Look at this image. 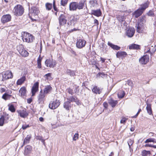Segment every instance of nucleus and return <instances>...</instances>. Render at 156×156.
<instances>
[{
  "label": "nucleus",
  "mask_w": 156,
  "mask_h": 156,
  "mask_svg": "<svg viewBox=\"0 0 156 156\" xmlns=\"http://www.w3.org/2000/svg\"><path fill=\"white\" fill-rule=\"evenodd\" d=\"M40 12V11L38 8L34 7H32L30 10V12L29 14L30 18L32 20H36L34 19L32 17L34 16L35 18H36Z\"/></svg>",
  "instance_id": "4"
},
{
  "label": "nucleus",
  "mask_w": 156,
  "mask_h": 156,
  "mask_svg": "<svg viewBox=\"0 0 156 156\" xmlns=\"http://www.w3.org/2000/svg\"><path fill=\"white\" fill-rule=\"evenodd\" d=\"M66 19V17L64 14H60L58 19L60 26H63L67 22Z\"/></svg>",
  "instance_id": "9"
},
{
  "label": "nucleus",
  "mask_w": 156,
  "mask_h": 156,
  "mask_svg": "<svg viewBox=\"0 0 156 156\" xmlns=\"http://www.w3.org/2000/svg\"><path fill=\"white\" fill-rule=\"evenodd\" d=\"M135 32V29L133 27H130L126 31V35L129 37H132Z\"/></svg>",
  "instance_id": "14"
},
{
  "label": "nucleus",
  "mask_w": 156,
  "mask_h": 156,
  "mask_svg": "<svg viewBox=\"0 0 156 156\" xmlns=\"http://www.w3.org/2000/svg\"><path fill=\"white\" fill-rule=\"evenodd\" d=\"M30 126L29 125L24 124L23 125L22 127V128L23 129H26L27 128L29 127Z\"/></svg>",
  "instance_id": "52"
},
{
  "label": "nucleus",
  "mask_w": 156,
  "mask_h": 156,
  "mask_svg": "<svg viewBox=\"0 0 156 156\" xmlns=\"http://www.w3.org/2000/svg\"><path fill=\"white\" fill-rule=\"evenodd\" d=\"M20 55L23 57H26L28 56L29 53L25 50L23 49L19 53Z\"/></svg>",
  "instance_id": "34"
},
{
  "label": "nucleus",
  "mask_w": 156,
  "mask_h": 156,
  "mask_svg": "<svg viewBox=\"0 0 156 156\" xmlns=\"http://www.w3.org/2000/svg\"><path fill=\"white\" fill-rule=\"evenodd\" d=\"M90 3L91 7H94L95 4H97V1L96 0H91L90 1Z\"/></svg>",
  "instance_id": "44"
},
{
  "label": "nucleus",
  "mask_w": 156,
  "mask_h": 156,
  "mask_svg": "<svg viewBox=\"0 0 156 156\" xmlns=\"http://www.w3.org/2000/svg\"><path fill=\"white\" fill-rule=\"evenodd\" d=\"M16 112L18 113L19 115L23 118H26L28 115V113L26 111L25 109L17 110Z\"/></svg>",
  "instance_id": "16"
},
{
  "label": "nucleus",
  "mask_w": 156,
  "mask_h": 156,
  "mask_svg": "<svg viewBox=\"0 0 156 156\" xmlns=\"http://www.w3.org/2000/svg\"><path fill=\"white\" fill-rule=\"evenodd\" d=\"M146 109L147 110V113L149 115H153L152 111L151 108V104L148 103L147 104Z\"/></svg>",
  "instance_id": "27"
},
{
  "label": "nucleus",
  "mask_w": 156,
  "mask_h": 156,
  "mask_svg": "<svg viewBox=\"0 0 156 156\" xmlns=\"http://www.w3.org/2000/svg\"><path fill=\"white\" fill-rule=\"evenodd\" d=\"M85 1L81 0L79 2H72L69 5V10L70 11H76L77 9L79 10L83 9L84 7Z\"/></svg>",
  "instance_id": "2"
},
{
  "label": "nucleus",
  "mask_w": 156,
  "mask_h": 156,
  "mask_svg": "<svg viewBox=\"0 0 156 156\" xmlns=\"http://www.w3.org/2000/svg\"><path fill=\"white\" fill-rule=\"evenodd\" d=\"M129 49H140V46L135 44H132L129 46Z\"/></svg>",
  "instance_id": "31"
},
{
  "label": "nucleus",
  "mask_w": 156,
  "mask_h": 156,
  "mask_svg": "<svg viewBox=\"0 0 156 156\" xmlns=\"http://www.w3.org/2000/svg\"><path fill=\"white\" fill-rule=\"evenodd\" d=\"M134 141L133 140L131 139H130L127 142L129 146V148L130 149L131 147V146H132L133 144Z\"/></svg>",
  "instance_id": "47"
},
{
  "label": "nucleus",
  "mask_w": 156,
  "mask_h": 156,
  "mask_svg": "<svg viewBox=\"0 0 156 156\" xmlns=\"http://www.w3.org/2000/svg\"><path fill=\"white\" fill-rule=\"evenodd\" d=\"M24 49L23 46L22 44H19L17 47V50L19 51V53L21 51Z\"/></svg>",
  "instance_id": "40"
},
{
  "label": "nucleus",
  "mask_w": 156,
  "mask_h": 156,
  "mask_svg": "<svg viewBox=\"0 0 156 156\" xmlns=\"http://www.w3.org/2000/svg\"><path fill=\"white\" fill-rule=\"evenodd\" d=\"M125 93L124 91H121L118 94V96L119 98H122L124 97L125 95Z\"/></svg>",
  "instance_id": "39"
},
{
  "label": "nucleus",
  "mask_w": 156,
  "mask_h": 156,
  "mask_svg": "<svg viewBox=\"0 0 156 156\" xmlns=\"http://www.w3.org/2000/svg\"><path fill=\"white\" fill-rule=\"evenodd\" d=\"M19 91L20 93V95L22 97L24 98L26 96L27 91L26 88L24 87H21Z\"/></svg>",
  "instance_id": "20"
},
{
  "label": "nucleus",
  "mask_w": 156,
  "mask_h": 156,
  "mask_svg": "<svg viewBox=\"0 0 156 156\" xmlns=\"http://www.w3.org/2000/svg\"><path fill=\"white\" fill-rule=\"evenodd\" d=\"M79 135L78 133H76L73 137V140L74 141H76L79 138Z\"/></svg>",
  "instance_id": "48"
},
{
  "label": "nucleus",
  "mask_w": 156,
  "mask_h": 156,
  "mask_svg": "<svg viewBox=\"0 0 156 156\" xmlns=\"http://www.w3.org/2000/svg\"><path fill=\"white\" fill-rule=\"evenodd\" d=\"M26 77L25 76L22 77L21 78L18 80L16 84L18 85H20L22 84L25 80Z\"/></svg>",
  "instance_id": "30"
},
{
  "label": "nucleus",
  "mask_w": 156,
  "mask_h": 156,
  "mask_svg": "<svg viewBox=\"0 0 156 156\" xmlns=\"http://www.w3.org/2000/svg\"><path fill=\"white\" fill-rule=\"evenodd\" d=\"M60 105V102L59 100H55L50 102L49 105V107L51 109H55L57 108Z\"/></svg>",
  "instance_id": "7"
},
{
  "label": "nucleus",
  "mask_w": 156,
  "mask_h": 156,
  "mask_svg": "<svg viewBox=\"0 0 156 156\" xmlns=\"http://www.w3.org/2000/svg\"><path fill=\"white\" fill-rule=\"evenodd\" d=\"M118 20L120 22H122L124 20V17L123 16H119L118 17Z\"/></svg>",
  "instance_id": "53"
},
{
  "label": "nucleus",
  "mask_w": 156,
  "mask_h": 156,
  "mask_svg": "<svg viewBox=\"0 0 156 156\" xmlns=\"http://www.w3.org/2000/svg\"><path fill=\"white\" fill-rule=\"evenodd\" d=\"M77 20V19H75L74 18L72 19V20L70 21L71 23L72 24V23L73 22V24H74L75 23H74V21H76Z\"/></svg>",
  "instance_id": "59"
},
{
  "label": "nucleus",
  "mask_w": 156,
  "mask_h": 156,
  "mask_svg": "<svg viewBox=\"0 0 156 156\" xmlns=\"http://www.w3.org/2000/svg\"><path fill=\"white\" fill-rule=\"evenodd\" d=\"M32 150V147L30 146H27L25 149L24 151V154L26 155H28L30 153L31 150Z\"/></svg>",
  "instance_id": "22"
},
{
  "label": "nucleus",
  "mask_w": 156,
  "mask_h": 156,
  "mask_svg": "<svg viewBox=\"0 0 156 156\" xmlns=\"http://www.w3.org/2000/svg\"><path fill=\"white\" fill-rule=\"evenodd\" d=\"M36 138L37 140H42V137L41 136H37Z\"/></svg>",
  "instance_id": "62"
},
{
  "label": "nucleus",
  "mask_w": 156,
  "mask_h": 156,
  "mask_svg": "<svg viewBox=\"0 0 156 156\" xmlns=\"http://www.w3.org/2000/svg\"><path fill=\"white\" fill-rule=\"evenodd\" d=\"M51 73H48V74H45L44 76V77L46 78L47 79H48V77H51Z\"/></svg>",
  "instance_id": "54"
},
{
  "label": "nucleus",
  "mask_w": 156,
  "mask_h": 156,
  "mask_svg": "<svg viewBox=\"0 0 156 156\" xmlns=\"http://www.w3.org/2000/svg\"><path fill=\"white\" fill-rule=\"evenodd\" d=\"M147 14L149 16H154V12L152 10H150Z\"/></svg>",
  "instance_id": "51"
},
{
  "label": "nucleus",
  "mask_w": 156,
  "mask_h": 156,
  "mask_svg": "<svg viewBox=\"0 0 156 156\" xmlns=\"http://www.w3.org/2000/svg\"><path fill=\"white\" fill-rule=\"evenodd\" d=\"M52 4L49 3H47L45 4V8L47 10H50L52 8Z\"/></svg>",
  "instance_id": "37"
},
{
  "label": "nucleus",
  "mask_w": 156,
  "mask_h": 156,
  "mask_svg": "<svg viewBox=\"0 0 156 156\" xmlns=\"http://www.w3.org/2000/svg\"><path fill=\"white\" fill-rule=\"evenodd\" d=\"M31 137V135H27L24 140L23 146L26 144L28 143L29 142V141H30V140Z\"/></svg>",
  "instance_id": "29"
},
{
  "label": "nucleus",
  "mask_w": 156,
  "mask_h": 156,
  "mask_svg": "<svg viewBox=\"0 0 156 156\" xmlns=\"http://www.w3.org/2000/svg\"><path fill=\"white\" fill-rule=\"evenodd\" d=\"M45 94L42 90L40 91L37 96V101L39 104H42L45 100Z\"/></svg>",
  "instance_id": "8"
},
{
  "label": "nucleus",
  "mask_w": 156,
  "mask_h": 156,
  "mask_svg": "<svg viewBox=\"0 0 156 156\" xmlns=\"http://www.w3.org/2000/svg\"><path fill=\"white\" fill-rule=\"evenodd\" d=\"M68 92L69 94H71V95H72L73 94V91L70 88H69L68 89Z\"/></svg>",
  "instance_id": "56"
},
{
  "label": "nucleus",
  "mask_w": 156,
  "mask_h": 156,
  "mask_svg": "<svg viewBox=\"0 0 156 156\" xmlns=\"http://www.w3.org/2000/svg\"><path fill=\"white\" fill-rule=\"evenodd\" d=\"M103 105L105 108H107L108 107V104L107 102H104L103 104Z\"/></svg>",
  "instance_id": "58"
},
{
  "label": "nucleus",
  "mask_w": 156,
  "mask_h": 156,
  "mask_svg": "<svg viewBox=\"0 0 156 156\" xmlns=\"http://www.w3.org/2000/svg\"><path fill=\"white\" fill-rule=\"evenodd\" d=\"M13 74L10 70H7L4 73V74L3 76L5 80H8L13 77Z\"/></svg>",
  "instance_id": "15"
},
{
  "label": "nucleus",
  "mask_w": 156,
  "mask_h": 156,
  "mask_svg": "<svg viewBox=\"0 0 156 156\" xmlns=\"http://www.w3.org/2000/svg\"><path fill=\"white\" fill-rule=\"evenodd\" d=\"M68 0H61V5L63 6H65L66 5Z\"/></svg>",
  "instance_id": "45"
},
{
  "label": "nucleus",
  "mask_w": 156,
  "mask_h": 156,
  "mask_svg": "<svg viewBox=\"0 0 156 156\" xmlns=\"http://www.w3.org/2000/svg\"><path fill=\"white\" fill-rule=\"evenodd\" d=\"M9 110L12 112H15L16 109H15L14 106L12 105H9Z\"/></svg>",
  "instance_id": "42"
},
{
  "label": "nucleus",
  "mask_w": 156,
  "mask_h": 156,
  "mask_svg": "<svg viewBox=\"0 0 156 156\" xmlns=\"http://www.w3.org/2000/svg\"><path fill=\"white\" fill-rule=\"evenodd\" d=\"M105 74L103 73H99L96 76L97 77H103L105 76Z\"/></svg>",
  "instance_id": "49"
},
{
  "label": "nucleus",
  "mask_w": 156,
  "mask_h": 156,
  "mask_svg": "<svg viewBox=\"0 0 156 156\" xmlns=\"http://www.w3.org/2000/svg\"><path fill=\"white\" fill-rule=\"evenodd\" d=\"M143 12L142 10L139 8L134 12L133 15L135 16L136 18H137L142 14Z\"/></svg>",
  "instance_id": "24"
},
{
  "label": "nucleus",
  "mask_w": 156,
  "mask_h": 156,
  "mask_svg": "<svg viewBox=\"0 0 156 156\" xmlns=\"http://www.w3.org/2000/svg\"><path fill=\"white\" fill-rule=\"evenodd\" d=\"M68 101L71 102H76L77 100V98L76 97L70 96L67 98Z\"/></svg>",
  "instance_id": "33"
},
{
  "label": "nucleus",
  "mask_w": 156,
  "mask_h": 156,
  "mask_svg": "<svg viewBox=\"0 0 156 156\" xmlns=\"http://www.w3.org/2000/svg\"><path fill=\"white\" fill-rule=\"evenodd\" d=\"M150 154V151L144 150L142 152V156H146L148 154Z\"/></svg>",
  "instance_id": "46"
},
{
  "label": "nucleus",
  "mask_w": 156,
  "mask_h": 156,
  "mask_svg": "<svg viewBox=\"0 0 156 156\" xmlns=\"http://www.w3.org/2000/svg\"><path fill=\"white\" fill-rule=\"evenodd\" d=\"M102 89L97 86H94L92 89L93 92L96 94H100L102 92Z\"/></svg>",
  "instance_id": "18"
},
{
  "label": "nucleus",
  "mask_w": 156,
  "mask_h": 156,
  "mask_svg": "<svg viewBox=\"0 0 156 156\" xmlns=\"http://www.w3.org/2000/svg\"><path fill=\"white\" fill-rule=\"evenodd\" d=\"M127 120V119L125 118H123L120 120V122L121 123L125 124L126 123Z\"/></svg>",
  "instance_id": "50"
},
{
  "label": "nucleus",
  "mask_w": 156,
  "mask_h": 156,
  "mask_svg": "<svg viewBox=\"0 0 156 156\" xmlns=\"http://www.w3.org/2000/svg\"><path fill=\"white\" fill-rule=\"evenodd\" d=\"M118 101L117 100H115L112 98H111L108 100V103L113 108H114L116 105L117 104Z\"/></svg>",
  "instance_id": "19"
},
{
  "label": "nucleus",
  "mask_w": 156,
  "mask_h": 156,
  "mask_svg": "<svg viewBox=\"0 0 156 156\" xmlns=\"http://www.w3.org/2000/svg\"><path fill=\"white\" fill-rule=\"evenodd\" d=\"M66 73L71 76H75V71H74L71 70L69 69H67L66 71Z\"/></svg>",
  "instance_id": "32"
},
{
  "label": "nucleus",
  "mask_w": 156,
  "mask_h": 156,
  "mask_svg": "<svg viewBox=\"0 0 156 156\" xmlns=\"http://www.w3.org/2000/svg\"><path fill=\"white\" fill-rule=\"evenodd\" d=\"M145 22L146 18L144 16L138 19L137 23L136 24V26L137 32L140 34L144 32V30H145L146 27L145 24Z\"/></svg>",
  "instance_id": "1"
},
{
  "label": "nucleus",
  "mask_w": 156,
  "mask_h": 156,
  "mask_svg": "<svg viewBox=\"0 0 156 156\" xmlns=\"http://www.w3.org/2000/svg\"><path fill=\"white\" fill-rule=\"evenodd\" d=\"M11 16L10 14H6L3 16L1 18V21L2 23H5L10 21Z\"/></svg>",
  "instance_id": "13"
},
{
  "label": "nucleus",
  "mask_w": 156,
  "mask_h": 156,
  "mask_svg": "<svg viewBox=\"0 0 156 156\" xmlns=\"http://www.w3.org/2000/svg\"><path fill=\"white\" fill-rule=\"evenodd\" d=\"M42 59V58L41 57L40 55H39L37 60V67L38 68H41V62Z\"/></svg>",
  "instance_id": "35"
},
{
  "label": "nucleus",
  "mask_w": 156,
  "mask_h": 156,
  "mask_svg": "<svg viewBox=\"0 0 156 156\" xmlns=\"http://www.w3.org/2000/svg\"><path fill=\"white\" fill-rule=\"evenodd\" d=\"M108 45L114 50H120V47L117 45H114L109 42H108Z\"/></svg>",
  "instance_id": "25"
},
{
  "label": "nucleus",
  "mask_w": 156,
  "mask_h": 156,
  "mask_svg": "<svg viewBox=\"0 0 156 156\" xmlns=\"http://www.w3.org/2000/svg\"><path fill=\"white\" fill-rule=\"evenodd\" d=\"M91 14L98 17L101 16V12L100 9L96 10H92L91 12Z\"/></svg>",
  "instance_id": "23"
},
{
  "label": "nucleus",
  "mask_w": 156,
  "mask_h": 156,
  "mask_svg": "<svg viewBox=\"0 0 156 156\" xmlns=\"http://www.w3.org/2000/svg\"><path fill=\"white\" fill-rule=\"evenodd\" d=\"M63 106L66 110H69L71 107L70 102L68 101L65 102L64 103Z\"/></svg>",
  "instance_id": "28"
},
{
  "label": "nucleus",
  "mask_w": 156,
  "mask_h": 156,
  "mask_svg": "<svg viewBox=\"0 0 156 156\" xmlns=\"http://www.w3.org/2000/svg\"><path fill=\"white\" fill-rule=\"evenodd\" d=\"M141 111V109H139L138 110V111L137 112V113L134 116V117L135 118L136 117H137L138 116V114H139V113H140V112Z\"/></svg>",
  "instance_id": "60"
},
{
  "label": "nucleus",
  "mask_w": 156,
  "mask_h": 156,
  "mask_svg": "<svg viewBox=\"0 0 156 156\" xmlns=\"http://www.w3.org/2000/svg\"><path fill=\"white\" fill-rule=\"evenodd\" d=\"M52 89V87L50 85H48L45 86L44 88V94H47L49 93Z\"/></svg>",
  "instance_id": "26"
},
{
  "label": "nucleus",
  "mask_w": 156,
  "mask_h": 156,
  "mask_svg": "<svg viewBox=\"0 0 156 156\" xmlns=\"http://www.w3.org/2000/svg\"><path fill=\"white\" fill-rule=\"evenodd\" d=\"M22 37L23 41L27 43H31L34 39V37L32 35L25 32L22 34Z\"/></svg>",
  "instance_id": "3"
},
{
  "label": "nucleus",
  "mask_w": 156,
  "mask_h": 156,
  "mask_svg": "<svg viewBox=\"0 0 156 156\" xmlns=\"http://www.w3.org/2000/svg\"><path fill=\"white\" fill-rule=\"evenodd\" d=\"M156 51V45H153L148 47L147 48L146 53H149L151 56Z\"/></svg>",
  "instance_id": "11"
},
{
  "label": "nucleus",
  "mask_w": 156,
  "mask_h": 156,
  "mask_svg": "<svg viewBox=\"0 0 156 156\" xmlns=\"http://www.w3.org/2000/svg\"><path fill=\"white\" fill-rule=\"evenodd\" d=\"M45 65L47 67L53 68L56 65L55 61H54L52 59H48L46 60L45 62Z\"/></svg>",
  "instance_id": "10"
},
{
  "label": "nucleus",
  "mask_w": 156,
  "mask_h": 156,
  "mask_svg": "<svg viewBox=\"0 0 156 156\" xmlns=\"http://www.w3.org/2000/svg\"><path fill=\"white\" fill-rule=\"evenodd\" d=\"M127 84L129 86L132 87L133 85L132 82L130 80H128L127 81Z\"/></svg>",
  "instance_id": "55"
},
{
  "label": "nucleus",
  "mask_w": 156,
  "mask_h": 156,
  "mask_svg": "<svg viewBox=\"0 0 156 156\" xmlns=\"http://www.w3.org/2000/svg\"><path fill=\"white\" fill-rule=\"evenodd\" d=\"M145 147H152V145L150 144H146L145 145Z\"/></svg>",
  "instance_id": "63"
},
{
  "label": "nucleus",
  "mask_w": 156,
  "mask_h": 156,
  "mask_svg": "<svg viewBox=\"0 0 156 156\" xmlns=\"http://www.w3.org/2000/svg\"><path fill=\"white\" fill-rule=\"evenodd\" d=\"M94 23L95 24H96V25L97 26H98L99 25L98 21L96 19H95L94 20Z\"/></svg>",
  "instance_id": "57"
},
{
  "label": "nucleus",
  "mask_w": 156,
  "mask_h": 156,
  "mask_svg": "<svg viewBox=\"0 0 156 156\" xmlns=\"http://www.w3.org/2000/svg\"><path fill=\"white\" fill-rule=\"evenodd\" d=\"M13 11L15 15L20 16L23 14L24 9L21 5H17L14 7Z\"/></svg>",
  "instance_id": "5"
},
{
  "label": "nucleus",
  "mask_w": 156,
  "mask_h": 156,
  "mask_svg": "<svg viewBox=\"0 0 156 156\" xmlns=\"http://www.w3.org/2000/svg\"><path fill=\"white\" fill-rule=\"evenodd\" d=\"M4 117L3 116H2L0 118V126L3 125L4 122Z\"/></svg>",
  "instance_id": "43"
},
{
  "label": "nucleus",
  "mask_w": 156,
  "mask_h": 156,
  "mask_svg": "<svg viewBox=\"0 0 156 156\" xmlns=\"http://www.w3.org/2000/svg\"><path fill=\"white\" fill-rule=\"evenodd\" d=\"M86 44V41L83 39H78L76 40V46L77 48L81 49L84 47Z\"/></svg>",
  "instance_id": "6"
},
{
  "label": "nucleus",
  "mask_w": 156,
  "mask_h": 156,
  "mask_svg": "<svg viewBox=\"0 0 156 156\" xmlns=\"http://www.w3.org/2000/svg\"><path fill=\"white\" fill-rule=\"evenodd\" d=\"M127 55L126 53L124 51H119L116 54V57L118 58H122Z\"/></svg>",
  "instance_id": "21"
},
{
  "label": "nucleus",
  "mask_w": 156,
  "mask_h": 156,
  "mask_svg": "<svg viewBox=\"0 0 156 156\" xmlns=\"http://www.w3.org/2000/svg\"><path fill=\"white\" fill-rule=\"evenodd\" d=\"M152 142H153L154 143H156V140L153 138H149L147 139L144 142L145 143H147Z\"/></svg>",
  "instance_id": "36"
},
{
  "label": "nucleus",
  "mask_w": 156,
  "mask_h": 156,
  "mask_svg": "<svg viewBox=\"0 0 156 156\" xmlns=\"http://www.w3.org/2000/svg\"><path fill=\"white\" fill-rule=\"evenodd\" d=\"M148 4L147 3H145L142 5L141 8L140 9L144 11L148 7Z\"/></svg>",
  "instance_id": "41"
},
{
  "label": "nucleus",
  "mask_w": 156,
  "mask_h": 156,
  "mask_svg": "<svg viewBox=\"0 0 156 156\" xmlns=\"http://www.w3.org/2000/svg\"><path fill=\"white\" fill-rule=\"evenodd\" d=\"M149 60V56L148 55H146L141 57L139 60V62L142 65L146 64Z\"/></svg>",
  "instance_id": "12"
},
{
  "label": "nucleus",
  "mask_w": 156,
  "mask_h": 156,
  "mask_svg": "<svg viewBox=\"0 0 156 156\" xmlns=\"http://www.w3.org/2000/svg\"><path fill=\"white\" fill-rule=\"evenodd\" d=\"M5 88H2L0 90V92L1 93H2V92H3L5 91Z\"/></svg>",
  "instance_id": "64"
},
{
  "label": "nucleus",
  "mask_w": 156,
  "mask_h": 156,
  "mask_svg": "<svg viewBox=\"0 0 156 156\" xmlns=\"http://www.w3.org/2000/svg\"><path fill=\"white\" fill-rule=\"evenodd\" d=\"M11 95L7 93H5L2 96V98L6 100L9 99L11 98Z\"/></svg>",
  "instance_id": "38"
},
{
  "label": "nucleus",
  "mask_w": 156,
  "mask_h": 156,
  "mask_svg": "<svg viewBox=\"0 0 156 156\" xmlns=\"http://www.w3.org/2000/svg\"><path fill=\"white\" fill-rule=\"evenodd\" d=\"M32 101V99L31 98H29L27 99V102L29 104H30Z\"/></svg>",
  "instance_id": "61"
},
{
  "label": "nucleus",
  "mask_w": 156,
  "mask_h": 156,
  "mask_svg": "<svg viewBox=\"0 0 156 156\" xmlns=\"http://www.w3.org/2000/svg\"><path fill=\"white\" fill-rule=\"evenodd\" d=\"M39 83L38 82L35 83L33 86L32 89V96H34L36 92L38 90Z\"/></svg>",
  "instance_id": "17"
}]
</instances>
